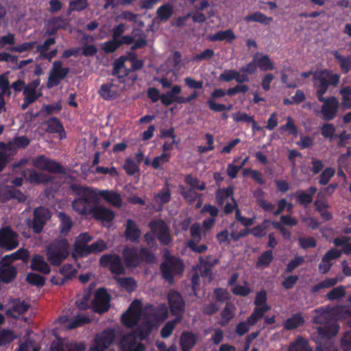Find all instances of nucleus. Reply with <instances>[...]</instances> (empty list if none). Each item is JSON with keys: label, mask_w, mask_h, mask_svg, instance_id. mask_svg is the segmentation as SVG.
<instances>
[{"label": "nucleus", "mask_w": 351, "mask_h": 351, "mask_svg": "<svg viewBox=\"0 0 351 351\" xmlns=\"http://www.w3.org/2000/svg\"><path fill=\"white\" fill-rule=\"evenodd\" d=\"M304 324V319L301 313H295L284 322V328L287 330H292L298 328Z\"/></svg>", "instance_id": "obj_36"}, {"label": "nucleus", "mask_w": 351, "mask_h": 351, "mask_svg": "<svg viewBox=\"0 0 351 351\" xmlns=\"http://www.w3.org/2000/svg\"><path fill=\"white\" fill-rule=\"evenodd\" d=\"M233 121L236 123L239 122H245V123H252V128L257 125L256 121L254 120L252 116L247 114L245 112H239L237 113H234L232 116Z\"/></svg>", "instance_id": "obj_59"}, {"label": "nucleus", "mask_w": 351, "mask_h": 351, "mask_svg": "<svg viewBox=\"0 0 351 351\" xmlns=\"http://www.w3.org/2000/svg\"><path fill=\"white\" fill-rule=\"evenodd\" d=\"M237 36L230 29L226 30H220L213 34H209L207 40L210 42L226 41L231 43L236 39Z\"/></svg>", "instance_id": "obj_28"}, {"label": "nucleus", "mask_w": 351, "mask_h": 351, "mask_svg": "<svg viewBox=\"0 0 351 351\" xmlns=\"http://www.w3.org/2000/svg\"><path fill=\"white\" fill-rule=\"evenodd\" d=\"M47 258L52 265L58 266L69 254V243L66 238H58L47 248Z\"/></svg>", "instance_id": "obj_1"}, {"label": "nucleus", "mask_w": 351, "mask_h": 351, "mask_svg": "<svg viewBox=\"0 0 351 351\" xmlns=\"http://www.w3.org/2000/svg\"><path fill=\"white\" fill-rule=\"evenodd\" d=\"M269 311L267 306L265 307H255L252 314L247 317L246 321L250 326H254L256 323L261 319L264 314Z\"/></svg>", "instance_id": "obj_42"}, {"label": "nucleus", "mask_w": 351, "mask_h": 351, "mask_svg": "<svg viewBox=\"0 0 351 351\" xmlns=\"http://www.w3.org/2000/svg\"><path fill=\"white\" fill-rule=\"evenodd\" d=\"M148 226L156 236L160 245H169L173 241L169 227L162 219L152 220Z\"/></svg>", "instance_id": "obj_6"}, {"label": "nucleus", "mask_w": 351, "mask_h": 351, "mask_svg": "<svg viewBox=\"0 0 351 351\" xmlns=\"http://www.w3.org/2000/svg\"><path fill=\"white\" fill-rule=\"evenodd\" d=\"M19 245L17 234L10 227H4L0 230V247L6 250H12Z\"/></svg>", "instance_id": "obj_14"}, {"label": "nucleus", "mask_w": 351, "mask_h": 351, "mask_svg": "<svg viewBox=\"0 0 351 351\" xmlns=\"http://www.w3.org/2000/svg\"><path fill=\"white\" fill-rule=\"evenodd\" d=\"M125 235L126 239L131 242L136 243L138 241L141 230L134 220L130 219L127 220Z\"/></svg>", "instance_id": "obj_30"}, {"label": "nucleus", "mask_w": 351, "mask_h": 351, "mask_svg": "<svg viewBox=\"0 0 351 351\" xmlns=\"http://www.w3.org/2000/svg\"><path fill=\"white\" fill-rule=\"evenodd\" d=\"M234 307L227 303L221 313V326L227 325L234 316Z\"/></svg>", "instance_id": "obj_53"}, {"label": "nucleus", "mask_w": 351, "mask_h": 351, "mask_svg": "<svg viewBox=\"0 0 351 351\" xmlns=\"http://www.w3.org/2000/svg\"><path fill=\"white\" fill-rule=\"evenodd\" d=\"M127 313H131L135 318L140 319L142 315V303L140 300H134L129 306Z\"/></svg>", "instance_id": "obj_62"}, {"label": "nucleus", "mask_w": 351, "mask_h": 351, "mask_svg": "<svg viewBox=\"0 0 351 351\" xmlns=\"http://www.w3.org/2000/svg\"><path fill=\"white\" fill-rule=\"evenodd\" d=\"M167 300L171 314L179 316L185 306V302L182 295L177 291L171 290L168 293Z\"/></svg>", "instance_id": "obj_16"}, {"label": "nucleus", "mask_w": 351, "mask_h": 351, "mask_svg": "<svg viewBox=\"0 0 351 351\" xmlns=\"http://www.w3.org/2000/svg\"><path fill=\"white\" fill-rule=\"evenodd\" d=\"M32 165L34 167L52 173L66 174L65 168L56 162L47 158L44 155H39L32 160Z\"/></svg>", "instance_id": "obj_7"}, {"label": "nucleus", "mask_w": 351, "mask_h": 351, "mask_svg": "<svg viewBox=\"0 0 351 351\" xmlns=\"http://www.w3.org/2000/svg\"><path fill=\"white\" fill-rule=\"evenodd\" d=\"M245 19L247 22H258L263 25H268L272 21L271 17H268L261 12H256L252 14L247 15L245 16Z\"/></svg>", "instance_id": "obj_50"}, {"label": "nucleus", "mask_w": 351, "mask_h": 351, "mask_svg": "<svg viewBox=\"0 0 351 351\" xmlns=\"http://www.w3.org/2000/svg\"><path fill=\"white\" fill-rule=\"evenodd\" d=\"M88 0H72L69 3L68 15L72 12H82L88 7Z\"/></svg>", "instance_id": "obj_49"}, {"label": "nucleus", "mask_w": 351, "mask_h": 351, "mask_svg": "<svg viewBox=\"0 0 351 351\" xmlns=\"http://www.w3.org/2000/svg\"><path fill=\"white\" fill-rule=\"evenodd\" d=\"M346 293L344 286L340 285L337 287L333 288L326 294V299L329 301H334L340 300L345 297Z\"/></svg>", "instance_id": "obj_57"}, {"label": "nucleus", "mask_w": 351, "mask_h": 351, "mask_svg": "<svg viewBox=\"0 0 351 351\" xmlns=\"http://www.w3.org/2000/svg\"><path fill=\"white\" fill-rule=\"evenodd\" d=\"M134 38L130 35L122 36L120 39L112 38L111 40L104 43L102 50L106 53H112L123 45H132Z\"/></svg>", "instance_id": "obj_17"}, {"label": "nucleus", "mask_w": 351, "mask_h": 351, "mask_svg": "<svg viewBox=\"0 0 351 351\" xmlns=\"http://www.w3.org/2000/svg\"><path fill=\"white\" fill-rule=\"evenodd\" d=\"M29 257L28 250L24 248H20L16 252L4 256L1 259V263H5L11 265V263L16 260H21L23 263H27Z\"/></svg>", "instance_id": "obj_29"}, {"label": "nucleus", "mask_w": 351, "mask_h": 351, "mask_svg": "<svg viewBox=\"0 0 351 351\" xmlns=\"http://www.w3.org/2000/svg\"><path fill=\"white\" fill-rule=\"evenodd\" d=\"M145 316L153 322L159 323L164 322L168 317L169 311L165 304L157 306L148 304L145 307Z\"/></svg>", "instance_id": "obj_10"}, {"label": "nucleus", "mask_w": 351, "mask_h": 351, "mask_svg": "<svg viewBox=\"0 0 351 351\" xmlns=\"http://www.w3.org/2000/svg\"><path fill=\"white\" fill-rule=\"evenodd\" d=\"M90 215L96 220L110 223L114 219V213L103 206L94 204L92 206Z\"/></svg>", "instance_id": "obj_18"}, {"label": "nucleus", "mask_w": 351, "mask_h": 351, "mask_svg": "<svg viewBox=\"0 0 351 351\" xmlns=\"http://www.w3.org/2000/svg\"><path fill=\"white\" fill-rule=\"evenodd\" d=\"M173 14V7L171 4L167 3L160 5L156 11L157 17L163 21L169 20Z\"/></svg>", "instance_id": "obj_41"}, {"label": "nucleus", "mask_w": 351, "mask_h": 351, "mask_svg": "<svg viewBox=\"0 0 351 351\" xmlns=\"http://www.w3.org/2000/svg\"><path fill=\"white\" fill-rule=\"evenodd\" d=\"M98 93L104 100H114L119 96V86L112 82L103 84Z\"/></svg>", "instance_id": "obj_21"}, {"label": "nucleus", "mask_w": 351, "mask_h": 351, "mask_svg": "<svg viewBox=\"0 0 351 351\" xmlns=\"http://www.w3.org/2000/svg\"><path fill=\"white\" fill-rule=\"evenodd\" d=\"M57 217L59 221V238H64L69 235L73 227V221L69 215L62 211L58 212Z\"/></svg>", "instance_id": "obj_20"}, {"label": "nucleus", "mask_w": 351, "mask_h": 351, "mask_svg": "<svg viewBox=\"0 0 351 351\" xmlns=\"http://www.w3.org/2000/svg\"><path fill=\"white\" fill-rule=\"evenodd\" d=\"M234 188L232 186L219 189L215 193V202L219 206L223 205L226 199L233 197Z\"/></svg>", "instance_id": "obj_35"}, {"label": "nucleus", "mask_w": 351, "mask_h": 351, "mask_svg": "<svg viewBox=\"0 0 351 351\" xmlns=\"http://www.w3.org/2000/svg\"><path fill=\"white\" fill-rule=\"evenodd\" d=\"M197 341L196 334L189 331H184L180 336V348L182 351H191Z\"/></svg>", "instance_id": "obj_27"}, {"label": "nucleus", "mask_w": 351, "mask_h": 351, "mask_svg": "<svg viewBox=\"0 0 351 351\" xmlns=\"http://www.w3.org/2000/svg\"><path fill=\"white\" fill-rule=\"evenodd\" d=\"M184 269L182 261L174 256L166 255L160 265L162 278L169 283H173L176 275H182Z\"/></svg>", "instance_id": "obj_2"}, {"label": "nucleus", "mask_w": 351, "mask_h": 351, "mask_svg": "<svg viewBox=\"0 0 351 351\" xmlns=\"http://www.w3.org/2000/svg\"><path fill=\"white\" fill-rule=\"evenodd\" d=\"M27 180L30 183L34 184H47L53 180V178L48 174L38 172L34 169H28Z\"/></svg>", "instance_id": "obj_32"}, {"label": "nucleus", "mask_w": 351, "mask_h": 351, "mask_svg": "<svg viewBox=\"0 0 351 351\" xmlns=\"http://www.w3.org/2000/svg\"><path fill=\"white\" fill-rule=\"evenodd\" d=\"M97 196L101 197L106 202L112 206L120 208L122 206L123 200L121 195L112 190H99L97 191Z\"/></svg>", "instance_id": "obj_22"}, {"label": "nucleus", "mask_w": 351, "mask_h": 351, "mask_svg": "<svg viewBox=\"0 0 351 351\" xmlns=\"http://www.w3.org/2000/svg\"><path fill=\"white\" fill-rule=\"evenodd\" d=\"M297 203L304 208L308 207L313 202V197L304 190H298L295 193Z\"/></svg>", "instance_id": "obj_46"}, {"label": "nucleus", "mask_w": 351, "mask_h": 351, "mask_svg": "<svg viewBox=\"0 0 351 351\" xmlns=\"http://www.w3.org/2000/svg\"><path fill=\"white\" fill-rule=\"evenodd\" d=\"M316 351H339L333 341H316Z\"/></svg>", "instance_id": "obj_63"}, {"label": "nucleus", "mask_w": 351, "mask_h": 351, "mask_svg": "<svg viewBox=\"0 0 351 351\" xmlns=\"http://www.w3.org/2000/svg\"><path fill=\"white\" fill-rule=\"evenodd\" d=\"M118 285L128 292H133L137 288L136 281L132 277H123L117 279Z\"/></svg>", "instance_id": "obj_43"}, {"label": "nucleus", "mask_w": 351, "mask_h": 351, "mask_svg": "<svg viewBox=\"0 0 351 351\" xmlns=\"http://www.w3.org/2000/svg\"><path fill=\"white\" fill-rule=\"evenodd\" d=\"M30 268L43 274H48L51 271L50 266L46 262L44 257L40 254H36L33 256Z\"/></svg>", "instance_id": "obj_26"}, {"label": "nucleus", "mask_w": 351, "mask_h": 351, "mask_svg": "<svg viewBox=\"0 0 351 351\" xmlns=\"http://www.w3.org/2000/svg\"><path fill=\"white\" fill-rule=\"evenodd\" d=\"M340 346L343 351H351V331L343 333L340 339Z\"/></svg>", "instance_id": "obj_64"}, {"label": "nucleus", "mask_w": 351, "mask_h": 351, "mask_svg": "<svg viewBox=\"0 0 351 351\" xmlns=\"http://www.w3.org/2000/svg\"><path fill=\"white\" fill-rule=\"evenodd\" d=\"M180 194L184 199L190 203L194 202L201 195L198 194L194 189H186L184 186L180 185Z\"/></svg>", "instance_id": "obj_52"}, {"label": "nucleus", "mask_w": 351, "mask_h": 351, "mask_svg": "<svg viewBox=\"0 0 351 351\" xmlns=\"http://www.w3.org/2000/svg\"><path fill=\"white\" fill-rule=\"evenodd\" d=\"M69 72V69L68 67H62V61H54L48 77L47 86L51 88L58 86L60 80L64 79Z\"/></svg>", "instance_id": "obj_11"}, {"label": "nucleus", "mask_w": 351, "mask_h": 351, "mask_svg": "<svg viewBox=\"0 0 351 351\" xmlns=\"http://www.w3.org/2000/svg\"><path fill=\"white\" fill-rule=\"evenodd\" d=\"M58 21H62L60 17H54L48 21L45 36H53L57 33L60 28V26L57 24Z\"/></svg>", "instance_id": "obj_60"}, {"label": "nucleus", "mask_w": 351, "mask_h": 351, "mask_svg": "<svg viewBox=\"0 0 351 351\" xmlns=\"http://www.w3.org/2000/svg\"><path fill=\"white\" fill-rule=\"evenodd\" d=\"M315 206L324 220L330 221L332 219V213L327 210L328 204L326 202L317 200L315 202Z\"/></svg>", "instance_id": "obj_44"}, {"label": "nucleus", "mask_w": 351, "mask_h": 351, "mask_svg": "<svg viewBox=\"0 0 351 351\" xmlns=\"http://www.w3.org/2000/svg\"><path fill=\"white\" fill-rule=\"evenodd\" d=\"M46 132L50 134H58L60 139L66 138V132L60 121L55 117H52L45 123Z\"/></svg>", "instance_id": "obj_23"}, {"label": "nucleus", "mask_w": 351, "mask_h": 351, "mask_svg": "<svg viewBox=\"0 0 351 351\" xmlns=\"http://www.w3.org/2000/svg\"><path fill=\"white\" fill-rule=\"evenodd\" d=\"M182 316L179 315L177 316L174 319L167 322L160 330V336L164 339L169 337L176 327L177 324L182 321Z\"/></svg>", "instance_id": "obj_39"}, {"label": "nucleus", "mask_w": 351, "mask_h": 351, "mask_svg": "<svg viewBox=\"0 0 351 351\" xmlns=\"http://www.w3.org/2000/svg\"><path fill=\"white\" fill-rule=\"evenodd\" d=\"M184 180L187 184L191 186V189H196L199 191L206 189V183L201 182L197 177L193 176L191 174L186 175Z\"/></svg>", "instance_id": "obj_58"}, {"label": "nucleus", "mask_w": 351, "mask_h": 351, "mask_svg": "<svg viewBox=\"0 0 351 351\" xmlns=\"http://www.w3.org/2000/svg\"><path fill=\"white\" fill-rule=\"evenodd\" d=\"M123 257L128 268H136L141 264V257L136 247H125L123 250Z\"/></svg>", "instance_id": "obj_19"}, {"label": "nucleus", "mask_w": 351, "mask_h": 351, "mask_svg": "<svg viewBox=\"0 0 351 351\" xmlns=\"http://www.w3.org/2000/svg\"><path fill=\"white\" fill-rule=\"evenodd\" d=\"M51 217V211L40 206L34 208L32 219H27L26 224L35 234H40Z\"/></svg>", "instance_id": "obj_3"}, {"label": "nucleus", "mask_w": 351, "mask_h": 351, "mask_svg": "<svg viewBox=\"0 0 351 351\" xmlns=\"http://www.w3.org/2000/svg\"><path fill=\"white\" fill-rule=\"evenodd\" d=\"M16 336L14 332L7 328H0V347L10 344Z\"/></svg>", "instance_id": "obj_54"}, {"label": "nucleus", "mask_w": 351, "mask_h": 351, "mask_svg": "<svg viewBox=\"0 0 351 351\" xmlns=\"http://www.w3.org/2000/svg\"><path fill=\"white\" fill-rule=\"evenodd\" d=\"M120 351H145V346L137 342V335L130 332L124 335L119 343Z\"/></svg>", "instance_id": "obj_13"}, {"label": "nucleus", "mask_w": 351, "mask_h": 351, "mask_svg": "<svg viewBox=\"0 0 351 351\" xmlns=\"http://www.w3.org/2000/svg\"><path fill=\"white\" fill-rule=\"evenodd\" d=\"M321 112L323 115L324 119L326 121L333 120L337 114L339 103L338 99L335 96H331L328 98L324 97Z\"/></svg>", "instance_id": "obj_15"}, {"label": "nucleus", "mask_w": 351, "mask_h": 351, "mask_svg": "<svg viewBox=\"0 0 351 351\" xmlns=\"http://www.w3.org/2000/svg\"><path fill=\"white\" fill-rule=\"evenodd\" d=\"M257 66L261 71H271L274 64L268 55H263L256 60Z\"/></svg>", "instance_id": "obj_56"}, {"label": "nucleus", "mask_w": 351, "mask_h": 351, "mask_svg": "<svg viewBox=\"0 0 351 351\" xmlns=\"http://www.w3.org/2000/svg\"><path fill=\"white\" fill-rule=\"evenodd\" d=\"M90 322V319L87 316L84 315H77L70 320V322L68 324L67 328L69 330L75 329L85 324H88Z\"/></svg>", "instance_id": "obj_55"}, {"label": "nucleus", "mask_w": 351, "mask_h": 351, "mask_svg": "<svg viewBox=\"0 0 351 351\" xmlns=\"http://www.w3.org/2000/svg\"><path fill=\"white\" fill-rule=\"evenodd\" d=\"M101 267L108 268L114 275L119 276L125 274V269L119 255L117 254H106L99 258Z\"/></svg>", "instance_id": "obj_5"}, {"label": "nucleus", "mask_w": 351, "mask_h": 351, "mask_svg": "<svg viewBox=\"0 0 351 351\" xmlns=\"http://www.w3.org/2000/svg\"><path fill=\"white\" fill-rule=\"evenodd\" d=\"M92 237L87 232L81 233L78 236L74 244L75 252L78 256L83 257L84 251H82L80 248L84 247L86 249V247H88L86 243L90 241Z\"/></svg>", "instance_id": "obj_37"}, {"label": "nucleus", "mask_w": 351, "mask_h": 351, "mask_svg": "<svg viewBox=\"0 0 351 351\" xmlns=\"http://www.w3.org/2000/svg\"><path fill=\"white\" fill-rule=\"evenodd\" d=\"M274 259L272 250L263 252L258 257L256 262L257 267H267Z\"/></svg>", "instance_id": "obj_51"}, {"label": "nucleus", "mask_w": 351, "mask_h": 351, "mask_svg": "<svg viewBox=\"0 0 351 351\" xmlns=\"http://www.w3.org/2000/svg\"><path fill=\"white\" fill-rule=\"evenodd\" d=\"M341 280L342 278L339 277L326 278L311 287V293L315 294L319 292L321 289L331 288Z\"/></svg>", "instance_id": "obj_34"}, {"label": "nucleus", "mask_w": 351, "mask_h": 351, "mask_svg": "<svg viewBox=\"0 0 351 351\" xmlns=\"http://www.w3.org/2000/svg\"><path fill=\"white\" fill-rule=\"evenodd\" d=\"M110 295L105 288H99L95 294L90 303L91 308L95 313L103 314L107 312L110 306Z\"/></svg>", "instance_id": "obj_8"}, {"label": "nucleus", "mask_w": 351, "mask_h": 351, "mask_svg": "<svg viewBox=\"0 0 351 351\" xmlns=\"http://www.w3.org/2000/svg\"><path fill=\"white\" fill-rule=\"evenodd\" d=\"M29 305L25 301H21L18 300L14 302L11 309L6 311V315L10 317H16V316L12 314V311L16 313L19 315L24 314L28 311Z\"/></svg>", "instance_id": "obj_40"}, {"label": "nucleus", "mask_w": 351, "mask_h": 351, "mask_svg": "<svg viewBox=\"0 0 351 351\" xmlns=\"http://www.w3.org/2000/svg\"><path fill=\"white\" fill-rule=\"evenodd\" d=\"M99 202L97 191H90L84 194L83 197L74 199L72 208L79 215L87 216L91 213V204H98Z\"/></svg>", "instance_id": "obj_4"}, {"label": "nucleus", "mask_w": 351, "mask_h": 351, "mask_svg": "<svg viewBox=\"0 0 351 351\" xmlns=\"http://www.w3.org/2000/svg\"><path fill=\"white\" fill-rule=\"evenodd\" d=\"M26 280L29 284L38 287H41L45 284V278L35 273H29L26 276Z\"/></svg>", "instance_id": "obj_61"}, {"label": "nucleus", "mask_w": 351, "mask_h": 351, "mask_svg": "<svg viewBox=\"0 0 351 351\" xmlns=\"http://www.w3.org/2000/svg\"><path fill=\"white\" fill-rule=\"evenodd\" d=\"M339 330V326L337 324L318 327L317 333L319 339L317 341H333L332 339L337 335Z\"/></svg>", "instance_id": "obj_25"}, {"label": "nucleus", "mask_w": 351, "mask_h": 351, "mask_svg": "<svg viewBox=\"0 0 351 351\" xmlns=\"http://www.w3.org/2000/svg\"><path fill=\"white\" fill-rule=\"evenodd\" d=\"M289 351H311L308 341L302 337H298L291 343Z\"/></svg>", "instance_id": "obj_47"}, {"label": "nucleus", "mask_w": 351, "mask_h": 351, "mask_svg": "<svg viewBox=\"0 0 351 351\" xmlns=\"http://www.w3.org/2000/svg\"><path fill=\"white\" fill-rule=\"evenodd\" d=\"M141 33H142V31L138 29H135L132 31L133 36H132L133 38L139 36V38L136 40L134 39V41L132 43V45L131 46V48H130L132 51H135L138 49L144 48L147 45V40L146 39V37L145 36L141 37Z\"/></svg>", "instance_id": "obj_45"}, {"label": "nucleus", "mask_w": 351, "mask_h": 351, "mask_svg": "<svg viewBox=\"0 0 351 351\" xmlns=\"http://www.w3.org/2000/svg\"><path fill=\"white\" fill-rule=\"evenodd\" d=\"M153 330V324L150 321L142 322L137 328L135 333L141 340H145L151 334Z\"/></svg>", "instance_id": "obj_38"}, {"label": "nucleus", "mask_w": 351, "mask_h": 351, "mask_svg": "<svg viewBox=\"0 0 351 351\" xmlns=\"http://www.w3.org/2000/svg\"><path fill=\"white\" fill-rule=\"evenodd\" d=\"M16 268L5 263L0 262V281L6 284L12 282L16 277Z\"/></svg>", "instance_id": "obj_24"}, {"label": "nucleus", "mask_w": 351, "mask_h": 351, "mask_svg": "<svg viewBox=\"0 0 351 351\" xmlns=\"http://www.w3.org/2000/svg\"><path fill=\"white\" fill-rule=\"evenodd\" d=\"M114 330L112 328L105 329L96 335L95 346L90 348V351H106L114 342Z\"/></svg>", "instance_id": "obj_9"}, {"label": "nucleus", "mask_w": 351, "mask_h": 351, "mask_svg": "<svg viewBox=\"0 0 351 351\" xmlns=\"http://www.w3.org/2000/svg\"><path fill=\"white\" fill-rule=\"evenodd\" d=\"M331 54L343 73L347 74L351 71V54L345 56L340 54L337 50L332 51Z\"/></svg>", "instance_id": "obj_31"}, {"label": "nucleus", "mask_w": 351, "mask_h": 351, "mask_svg": "<svg viewBox=\"0 0 351 351\" xmlns=\"http://www.w3.org/2000/svg\"><path fill=\"white\" fill-rule=\"evenodd\" d=\"M329 73V70L323 69L320 71H316L313 74V83L316 88V95L319 101H324V95L328 89V79L326 74Z\"/></svg>", "instance_id": "obj_12"}, {"label": "nucleus", "mask_w": 351, "mask_h": 351, "mask_svg": "<svg viewBox=\"0 0 351 351\" xmlns=\"http://www.w3.org/2000/svg\"><path fill=\"white\" fill-rule=\"evenodd\" d=\"M182 96L176 95L170 91L160 95V101L165 106H169L173 103L182 104Z\"/></svg>", "instance_id": "obj_48"}, {"label": "nucleus", "mask_w": 351, "mask_h": 351, "mask_svg": "<svg viewBox=\"0 0 351 351\" xmlns=\"http://www.w3.org/2000/svg\"><path fill=\"white\" fill-rule=\"evenodd\" d=\"M108 248L107 243L102 239H98L95 242L91 243L88 247L80 248L82 251H84L83 257L87 256L91 254H97L104 252Z\"/></svg>", "instance_id": "obj_33"}]
</instances>
